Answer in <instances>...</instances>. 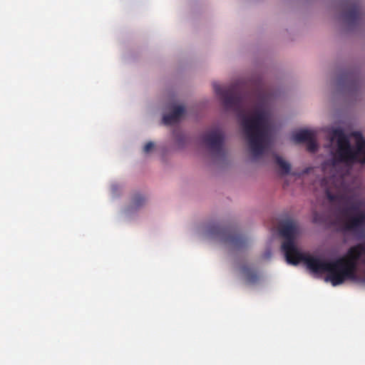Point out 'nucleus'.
Returning <instances> with one entry per match:
<instances>
[{
	"mask_svg": "<svg viewBox=\"0 0 365 365\" xmlns=\"http://www.w3.org/2000/svg\"><path fill=\"white\" fill-rule=\"evenodd\" d=\"M279 233L284 239L282 250L288 264L297 265L303 262L313 273H327L325 280L330 282L333 286L341 284L346 279H356L358 261L365 255L364 244L359 243L351 247L344 257L334 261H327L299 251L296 240L301 234V229L295 220L288 219L281 222Z\"/></svg>",
	"mask_w": 365,
	"mask_h": 365,
	"instance_id": "nucleus-1",
	"label": "nucleus"
},
{
	"mask_svg": "<svg viewBox=\"0 0 365 365\" xmlns=\"http://www.w3.org/2000/svg\"><path fill=\"white\" fill-rule=\"evenodd\" d=\"M213 88L225 108L237 113L252 156H261L267 148L269 141L267 112L262 108H257L250 115L246 110L247 98L235 86L222 88L215 83Z\"/></svg>",
	"mask_w": 365,
	"mask_h": 365,
	"instance_id": "nucleus-2",
	"label": "nucleus"
},
{
	"mask_svg": "<svg viewBox=\"0 0 365 365\" xmlns=\"http://www.w3.org/2000/svg\"><path fill=\"white\" fill-rule=\"evenodd\" d=\"M356 140V146L354 148L344 133L343 130L336 128L333 130L331 139H336L337 149L335 160L347 165L355 163H365V138L360 132L353 133Z\"/></svg>",
	"mask_w": 365,
	"mask_h": 365,
	"instance_id": "nucleus-3",
	"label": "nucleus"
},
{
	"mask_svg": "<svg viewBox=\"0 0 365 365\" xmlns=\"http://www.w3.org/2000/svg\"><path fill=\"white\" fill-rule=\"evenodd\" d=\"M207 232L209 236L219 238L232 250H242L248 245V240L231 226L224 227L219 224H213L208 227Z\"/></svg>",
	"mask_w": 365,
	"mask_h": 365,
	"instance_id": "nucleus-4",
	"label": "nucleus"
},
{
	"mask_svg": "<svg viewBox=\"0 0 365 365\" xmlns=\"http://www.w3.org/2000/svg\"><path fill=\"white\" fill-rule=\"evenodd\" d=\"M341 230L344 232H353L362 237L365 231V211H359L354 215L344 216Z\"/></svg>",
	"mask_w": 365,
	"mask_h": 365,
	"instance_id": "nucleus-5",
	"label": "nucleus"
},
{
	"mask_svg": "<svg viewBox=\"0 0 365 365\" xmlns=\"http://www.w3.org/2000/svg\"><path fill=\"white\" fill-rule=\"evenodd\" d=\"M346 11L344 20L349 26L361 24L363 19V12L360 4L356 0H346L345 2Z\"/></svg>",
	"mask_w": 365,
	"mask_h": 365,
	"instance_id": "nucleus-6",
	"label": "nucleus"
},
{
	"mask_svg": "<svg viewBox=\"0 0 365 365\" xmlns=\"http://www.w3.org/2000/svg\"><path fill=\"white\" fill-rule=\"evenodd\" d=\"M224 138L223 133L218 129L208 131L202 135V140L205 145L217 153H220L222 150Z\"/></svg>",
	"mask_w": 365,
	"mask_h": 365,
	"instance_id": "nucleus-7",
	"label": "nucleus"
},
{
	"mask_svg": "<svg viewBox=\"0 0 365 365\" xmlns=\"http://www.w3.org/2000/svg\"><path fill=\"white\" fill-rule=\"evenodd\" d=\"M185 113V108L182 106H175L173 111L163 118V121L165 125H173L177 123L180 120V118Z\"/></svg>",
	"mask_w": 365,
	"mask_h": 365,
	"instance_id": "nucleus-8",
	"label": "nucleus"
},
{
	"mask_svg": "<svg viewBox=\"0 0 365 365\" xmlns=\"http://www.w3.org/2000/svg\"><path fill=\"white\" fill-rule=\"evenodd\" d=\"M316 133L312 130L303 129L292 135V140L296 143H307L311 138L314 137Z\"/></svg>",
	"mask_w": 365,
	"mask_h": 365,
	"instance_id": "nucleus-9",
	"label": "nucleus"
},
{
	"mask_svg": "<svg viewBox=\"0 0 365 365\" xmlns=\"http://www.w3.org/2000/svg\"><path fill=\"white\" fill-rule=\"evenodd\" d=\"M275 163L278 165L280 175H284L290 173L291 165L278 155H274Z\"/></svg>",
	"mask_w": 365,
	"mask_h": 365,
	"instance_id": "nucleus-10",
	"label": "nucleus"
},
{
	"mask_svg": "<svg viewBox=\"0 0 365 365\" xmlns=\"http://www.w3.org/2000/svg\"><path fill=\"white\" fill-rule=\"evenodd\" d=\"M242 272L248 284H255L258 281L259 276L255 270L247 266H244Z\"/></svg>",
	"mask_w": 365,
	"mask_h": 365,
	"instance_id": "nucleus-11",
	"label": "nucleus"
},
{
	"mask_svg": "<svg viewBox=\"0 0 365 365\" xmlns=\"http://www.w3.org/2000/svg\"><path fill=\"white\" fill-rule=\"evenodd\" d=\"M145 202V198L140 194L133 196L131 202V207L133 209L142 206Z\"/></svg>",
	"mask_w": 365,
	"mask_h": 365,
	"instance_id": "nucleus-12",
	"label": "nucleus"
},
{
	"mask_svg": "<svg viewBox=\"0 0 365 365\" xmlns=\"http://www.w3.org/2000/svg\"><path fill=\"white\" fill-rule=\"evenodd\" d=\"M315 138L316 134L314 135V137L311 138V139L307 142V150L312 153L316 152L318 148V145Z\"/></svg>",
	"mask_w": 365,
	"mask_h": 365,
	"instance_id": "nucleus-13",
	"label": "nucleus"
},
{
	"mask_svg": "<svg viewBox=\"0 0 365 365\" xmlns=\"http://www.w3.org/2000/svg\"><path fill=\"white\" fill-rule=\"evenodd\" d=\"M327 198L331 202H340L343 200L344 196L338 194H333L329 190L326 191Z\"/></svg>",
	"mask_w": 365,
	"mask_h": 365,
	"instance_id": "nucleus-14",
	"label": "nucleus"
},
{
	"mask_svg": "<svg viewBox=\"0 0 365 365\" xmlns=\"http://www.w3.org/2000/svg\"><path fill=\"white\" fill-rule=\"evenodd\" d=\"M359 203H354L349 208H344L342 210V215L344 216H348V215H350V211L351 210H353L354 212H356V213L357 212H359L360 210H359Z\"/></svg>",
	"mask_w": 365,
	"mask_h": 365,
	"instance_id": "nucleus-15",
	"label": "nucleus"
},
{
	"mask_svg": "<svg viewBox=\"0 0 365 365\" xmlns=\"http://www.w3.org/2000/svg\"><path fill=\"white\" fill-rule=\"evenodd\" d=\"M154 148V143L153 142H148L147 143L144 148H143V151L144 153H149L151 150H153Z\"/></svg>",
	"mask_w": 365,
	"mask_h": 365,
	"instance_id": "nucleus-16",
	"label": "nucleus"
},
{
	"mask_svg": "<svg viewBox=\"0 0 365 365\" xmlns=\"http://www.w3.org/2000/svg\"><path fill=\"white\" fill-rule=\"evenodd\" d=\"M317 215H318V214H317V212H314L313 213V221H314V222H318Z\"/></svg>",
	"mask_w": 365,
	"mask_h": 365,
	"instance_id": "nucleus-17",
	"label": "nucleus"
},
{
	"mask_svg": "<svg viewBox=\"0 0 365 365\" xmlns=\"http://www.w3.org/2000/svg\"><path fill=\"white\" fill-rule=\"evenodd\" d=\"M362 282L365 283V278L362 279Z\"/></svg>",
	"mask_w": 365,
	"mask_h": 365,
	"instance_id": "nucleus-18",
	"label": "nucleus"
}]
</instances>
